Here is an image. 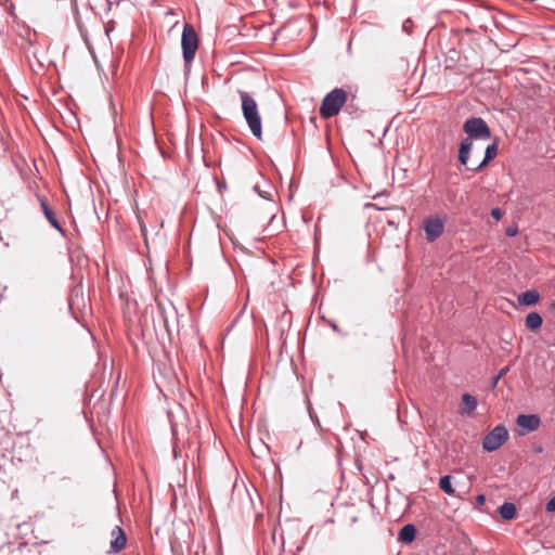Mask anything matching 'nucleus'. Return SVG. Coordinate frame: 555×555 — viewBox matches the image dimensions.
I'll use <instances>...</instances> for the list:
<instances>
[{
    "instance_id": "obj_1",
    "label": "nucleus",
    "mask_w": 555,
    "mask_h": 555,
    "mask_svg": "<svg viewBox=\"0 0 555 555\" xmlns=\"http://www.w3.org/2000/svg\"><path fill=\"white\" fill-rule=\"evenodd\" d=\"M242 101L243 117L253 133L258 140L262 138L261 116L256 100L246 91H237Z\"/></svg>"
},
{
    "instance_id": "obj_2",
    "label": "nucleus",
    "mask_w": 555,
    "mask_h": 555,
    "mask_svg": "<svg viewBox=\"0 0 555 555\" xmlns=\"http://www.w3.org/2000/svg\"><path fill=\"white\" fill-rule=\"evenodd\" d=\"M348 98L347 92L341 88H335L330 91L322 100L320 115L325 118H332L339 114L341 107Z\"/></svg>"
},
{
    "instance_id": "obj_3",
    "label": "nucleus",
    "mask_w": 555,
    "mask_h": 555,
    "mask_svg": "<svg viewBox=\"0 0 555 555\" xmlns=\"http://www.w3.org/2000/svg\"><path fill=\"white\" fill-rule=\"evenodd\" d=\"M182 55L185 67H189L195 57L198 48V38L192 25L185 24L181 37Z\"/></svg>"
},
{
    "instance_id": "obj_4",
    "label": "nucleus",
    "mask_w": 555,
    "mask_h": 555,
    "mask_svg": "<svg viewBox=\"0 0 555 555\" xmlns=\"http://www.w3.org/2000/svg\"><path fill=\"white\" fill-rule=\"evenodd\" d=\"M467 139L488 140L491 138V130L481 117H470L463 125Z\"/></svg>"
},
{
    "instance_id": "obj_5",
    "label": "nucleus",
    "mask_w": 555,
    "mask_h": 555,
    "mask_svg": "<svg viewBox=\"0 0 555 555\" xmlns=\"http://www.w3.org/2000/svg\"><path fill=\"white\" fill-rule=\"evenodd\" d=\"M508 439V430L504 425H498L482 440V448L488 452L496 451Z\"/></svg>"
},
{
    "instance_id": "obj_6",
    "label": "nucleus",
    "mask_w": 555,
    "mask_h": 555,
    "mask_svg": "<svg viewBox=\"0 0 555 555\" xmlns=\"http://www.w3.org/2000/svg\"><path fill=\"white\" fill-rule=\"evenodd\" d=\"M423 228L427 242H435L444 230L443 221L438 217H429L424 220Z\"/></svg>"
},
{
    "instance_id": "obj_7",
    "label": "nucleus",
    "mask_w": 555,
    "mask_h": 555,
    "mask_svg": "<svg viewBox=\"0 0 555 555\" xmlns=\"http://www.w3.org/2000/svg\"><path fill=\"white\" fill-rule=\"evenodd\" d=\"M516 424L518 427L526 430V433H532L540 427L541 420L537 414H519Z\"/></svg>"
},
{
    "instance_id": "obj_8",
    "label": "nucleus",
    "mask_w": 555,
    "mask_h": 555,
    "mask_svg": "<svg viewBox=\"0 0 555 555\" xmlns=\"http://www.w3.org/2000/svg\"><path fill=\"white\" fill-rule=\"evenodd\" d=\"M111 534L113 539L109 544V553L117 554L126 546L127 537L119 526H115Z\"/></svg>"
},
{
    "instance_id": "obj_9",
    "label": "nucleus",
    "mask_w": 555,
    "mask_h": 555,
    "mask_svg": "<svg viewBox=\"0 0 555 555\" xmlns=\"http://www.w3.org/2000/svg\"><path fill=\"white\" fill-rule=\"evenodd\" d=\"M158 310H159V313L162 317L164 327L167 331V333L170 334L171 326H172L173 322L177 321V318H178L176 308L170 305L169 308L166 309V307L164 305L158 304Z\"/></svg>"
},
{
    "instance_id": "obj_10",
    "label": "nucleus",
    "mask_w": 555,
    "mask_h": 555,
    "mask_svg": "<svg viewBox=\"0 0 555 555\" xmlns=\"http://www.w3.org/2000/svg\"><path fill=\"white\" fill-rule=\"evenodd\" d=\"M498 146H499V138H495L493 143L488 145L485 151V157L479 165L476 167H467L468 170H473L475 172L480 171L485 166L488 165L490 160L496 157L498 155Z\"/></svg>"
},
{
    "instance_id": "obj_11",
    "label": "nucleus",
    "mask_w": 555,
    "mask_h": 555,
    "mask_svg": "<svg viewBox=\"0 0 555 555\" xmlns=\"http://www.w3.org/2000/svg\"><path fill=\"white\" fill-rule=\"evenodd\" d=\"M41 208L44 214V217L49 221V223L62 235H65V230L59 222L55 212L49 207L47 201L44 198L40 199Z\"/></svg>"
},
{
    "instance_id": "obj_12",
    "label": "nucleus",
    "mask_w": 555,
    "mask_h": 555,
    "mask_svg": "<svg viewBox=\"0 0 555 555\" xmlns=\"http://www.w3.org/2000/svg\"><path fill=\"white\" fill-rule=\"evenodd\" d=\"M477 405H478V401L473 395L464 393L462 396V405L460 409V413L462 415L466 414L469 416L476 410Z\"/></svg>"
},
{
    "instance_id": "obj_13",
    "label": "nucleus",
    "mask_w": 555,
    "mask_h": 555,
    "mask_svg": "<svg viewBox=\"0 0 555 555\" xmlns=\"http://www.w3.org/2000/svg\"><path fill=\"white\" fill-rule=\"evenodd\" d=\"M416 527L413 524L404 525L398 534V540L402 543L409 544L415 540Z\"/></svg>"
},
{
    "instance_id": "obj_14",
    "label": "nucleus",
    "mask_w": 555,
    "mask_h": 555,
    "mask_svg": "<svg viewBox=\"0 0 555 555\" xmlns=\"http://www.w3.org/2000/svg\"><path fill=\"white\" fill-rule=\"evenodd\" d=\"M540 299V294L537 291H526L518 296V302L522 306H533Z\"/></svg>"
},
{
    "instance_id": "obj_15",
    "label": "nucleus",
    "mask_w": 555,
    "mask_h": 555,
    "mask_svg": "<svg viewBox=\"0 0 555 555\" xmlns=\"http://www.w3.org/2000/svg\"><path fill=\"white\" fill-rule=\"evenodd\" d=\"M472 145H473V143L469 139L462 140V142L460 144L459 160L464 166H467Z\"/></svg>"
},
{
    "instance_id": "obj_16",
    "label": "nucleus",
    "mask_w": 555,
    "mask_h": 555,
    "mask_svg": "<svg viewBox=\"0 0 555 555\" xmlns=\"http://www.w3.org/2000/svg\"><path fill=\"white\" fill-rule=\"evenodd\" d=\"M543 324V319L538 312H530L526 317V326L531 331H538Z\"/></svg>"
},
{
    "instance_id": "obj_17",
    "label": "nucleus",
    "mask_w": 555,
    "mask_h": 555,
    "mask_svg": "<svg viewBox=\"0 0 555 555\" xmlns=\"http://www.w3.org/2000/svg\"><path fill=\"white\" fill-rule=\"evenodd\" d=\"M499 513L504 520H511L516 515V506L514 503L505 502L500 506Z\"/></svg>"
},
{
    "instance_id": "obj_18",
    "label": "nucleus",
    "mask_w": 555,
    "mask_h": 555,
    "mask_svg": "<svg viewBox=\"0 0 555 555\" xmlns=\"http://www.w3.org/2000/svg\"><path fill=\"white\" fill-rule=\"evenodd\" d=\"M451 479L452 478L450 475H446L441 477L439 480V488L449 495L454 494V489L452 487Z\"/></svg>"
},
{
    "instance_id": "obj_19",
    "label": "nucleus",
    "mask_w": 555,
    "mask_h": 555,
    "mask_svg": "<svg viewBox=\"0 0 555 555\" xmlns=\"http://www.w3.org/2000/svg\"><path fill=\"white\" fill-rule=\"evenodd\" d=\"M412 26H413V22L411 18H406L403 23H402V30L408 34V35H411L412 34Z\"/></svg>"
},
{
    "instance_id": "obj_20",
    "label": "nucleus",
    "mask_w": 555,
    "mask_h": 555,
    "mask_svg": "<svg viewBox=\"0 0 555 555\" xmlns=\"http://www.w3.org/2000/svg\"><path fill=\"white\" fill-rule=\"evenodd\" d=\"M508 366H505L500 370V372L493 377V387L498 384V382L508 372Z\"/></svg>"
},
{
    "instance_id": "obj_21",
    "label": "nucleus",
    "mask_w": 555,
    "mask_h": 555,
    "mask_svg": "<svg viewBox=\"0 0 555 555\" xmlns=\"http://www.w3.org/2000/svg\"><path fill=\"white\" fill-rule=\"evenodd\" d=\"M504 212L502 211V209L500 208H493L491 210V217L495 220H501L502 217H503Z\"/></svg>"
},
{
    "instance_id": "obj_22",
    "label": "nucleus",
    "mask_w": 555,
    "mask_h": 555,
    "mask_svg": "<svg viewBox=\"0 0 555 555\" xmlns=\"http://www.w3.org/2000/svg\"><path fill=\"white\" fill-rule=\"evenodd\" d=\"M546 512L555 513V495L546 503Z\"/></svg>"
},
{
    "instance_id": "obj_23",
    "label": "nucleus",
    "mask_w": 555,
    "mask_h": 555,
    "mask_svg": "<svg viewBox=\"0 0 555 555\" xmlns=\"http://www.w3.org/2000/svg\"><path fill=\"white\" fill-rule=\"evenodd\" d=\"M505 233L507 236L513 237L518 233V229L516 227H508Z\"/></svg>"
},
{
    "instance_id": "obj_24",
    "label": "nucleus",
    "mask_w": 555,
    "mask_h": 555,
    "mask_svg": "<svg viewBox=\"0 0 555 555\" xmlns=\"http://www.w3.org/2000/svg\"><path fill=\"white\" fill-rule=\"evenodd\" d=\"M476 501L478 504L482 505L486 502V496L483 494H478L476 496Z\"/></svg>"
},
{
    "instance_id": "obj_25",
    "label": "nucleus",
    "mask_w": 555,
    "mask_h": 555,
    "mask_svg": "<svg viewBox=\"0 0 555 555\" xmlns=\"http://www.w3.org/2000/svg\"><path fill=\"white\" fill-rule=\"evenodd\" d=\"M330 326L332 327L333 331L337 333L340 332L338 325L335 322H330Z\"/></svg>"
},
{
    "instance_id": "obj_26",
    "label": "nucleus",
    "mask_w": 555,
    "mask_h": 555,
    "mask_svg": "<svg viewBox=\"0 0 555 555\" xmlns=\"http://www.w3.org/2000/svg\"><path fill=\"white\" fill-rule=\"evenodd\" d=\"M254 190L259 193V189L257 185L254 186Z\"/></svg>"
},
{
    "instance_id": "obj_27",
    "label": "nucleus",
    "mask_w": 555,
    "mask_h": 555,
    "mask_svg": "<svg viewBox=\"0 0 555 555\" xmlns=\"http://www.w3.org/2000/svg\"><path fill=\"white\" fill-rule=\"evenodd\" d=\"M537 451H538V452H541V451H542V448H541V447L537 448Z\"/></svg>"
},
{
    "instance_id": "obj_28",
    "label": "nucleus",
    "mask_w": 555,
    "mask_h": 555,
    "mask_svg": "<svg viewBox=\"0 0 555 555\" xmlns=\"http://www.w3.org/2000/svg\"><path fill=\"white\" fill-rule=\"evenodd\" d=\"M553 72L555 73V64L553 65Z\"/></svg>"
}]
</instances>
